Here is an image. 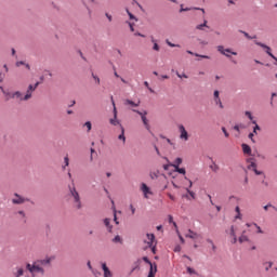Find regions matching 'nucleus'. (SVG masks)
Returning <instances> with one entry per match:
<instances>
[{"label": "nucleus", "mask_w": 277, "mask_h": 277, "mask_svg": "<svg viewBox=\"0 0 277 277\" xmlns=\"http://www.w3.org/2000/svg\"><path fill=\"white\" fill-rule=\"evenodd\" d=\"M134 114H137L138 116H141V118H143V116H148V111L144 110V111H140L137 109H133Z\"/></svg>", "instance_id": "29"}, {"label": "nucleus", "mask_w": 277, "mask_h": 277, "mask_svg": "<svg viewBox=\"0 0 277 277\" xmlns=\"http://www.w3.org/2000/svg\"><path fill=\"white\" fill-rule=\"evenodd\" d=\"M254 44H256V47H261V49L265 50V53H267V55L269 57H274V53H272V48L261 41H254Z\"/></svg>", "instance_id": "6"}, {"label": "nucleus", "mask_w": 277, "mask_h": 277, "mask_svg": "<svg viewBox=\"0 0 277 277\" xmlns=\"http://www.w3.org/2000/svg\"><path fill=\"white\" fill-rule=\"evenodd\" d=\"M121 133L118 135V140H122L123 144L127 142V136H124V127L120 124Z\"/></svg>", "instance_id": "18"}, {"label": "nucleus", "mask_w": 277, "mask_h": 277, "mask_svg": "<svg viewBox=\"0 0 277 277\" xmlns=\"http://www.w3.org/2000/svg\"><path fill=\"white\" fill-rule=\"evenodd\" d=\"M69 187V194L74 198V202L76 205V209H82L83 205L81 203V196H79V192H77V188L75 186H68Z\"/></svg>", "instance_id": "1"}, {"label": "nucleus", "mask_w": 277, "mask_h": 277, "mask_svg": "<svg viewBox=\"0 0 277 277\" xmlns=\"http://www.w3.org/2000/svg\"><path fill=\"white\" fill-rule=\"evenodd\" d=\"M64 163L65 166H63V170H66V167L70 166V159L68 158V156L64 158Z\"/></svg>", "instance_id": "30"}, {"label": "nucleus", "mask_w": 277, "mask_h": 277, "mask_svg": "<svg viewBox=\"0 0 277 277\" xmlns=\"http://www.w3.org/2000/svg\"><path fill=\"white\" fill-rule=\"evenodd\" d=\"M151 42H154V47H153V50L154 51H159V43H157V41H155V38L151 37Z\"/></svg>", "instance_id": "33"}, {"label": "nucleus", "mask_w": 277, "mask_h": 277, "mask_svg": "<svg viewBox=\"0 0 277 277\" xmlns=\"http://www.w3.org/2000/svg\"><path fill=\"white\" fill-rule=\"evenodd\" d=\"M214 102L220 100V91L215 90L213 93Z\"/></svg>", "instance_id": "47"}, {"label": "nucleus", "mask_w": 277, "mask_h": 277, "mask_svg": "<svg viewBox=\"0 0 277 277\" xmlns=\"http://www.w3.org/2000/svg\"><path fill=\"white\" fill-rule=\"evenodd\" d=\"M113 243H122V237L120 235H117L113 238Z\"/></svg>", "instance_id": "28"}, {"label": "nucleus", "mask_w": 277, "mask_h": 277, "mask_svg": "<svg viewBox=\"0 0 277 277\" xmlns=\"http://www.w3.org/2000/svg\"><path fill=\"white\" fill-rule=\"evenodd\" d=\"M141 120H142V122H143L145 129H146L147 131H150V124L148 123V118H146V116H143V118H141Z\"/></svg>", "instance_id": "19"}, {"label": "nucleus", "mask_w": 277, "mask_h": 277, "mask_svg": "<svg viewBox=\"0 0 277 277\" xmlns=\"http://www.w3.org/2000/svg\"><path fill=\"white\" fill-rule=\"evenodd\" d=\"M25 274V269L18 268L17 272L15 273V277H21Z\"/></svg>", "instance_id": "38"}, {"label": "nucleus", "mask_w": 277, "mask_h": 277, "mask_svg": "<svg viewBox=\"0 0 277 277\" xmlns=\"http://www.w3.org/2000/svg\"><path fill=\"white\" fill-rule=\"evenodd\" d=\"M129 18L130 21H137V17L135 15H133V13H129Z\"/></svg>", "instance_id": "62"}, {"label": "nucleus", "mask_w": 277, "mask_h": 277, "mask_svg": "<svg viewBox=\"0 0 277 277\" xmlns=\"http://www.w3.org/2000/svg\"><path fill=\"white\" fill-rule=\"evenodd\" d=\"M177 129H179V132H180V140H184V142H187L189 140V133L185 129V126L179 124Z\"/></svg>", "instance_id": "5"}, {"label": "nucleus", "mask_w": 277, "mask_h": 277, "mask_svg": "<svg viewBox=\"0 0 277 277\" xmlns=\"http://www.w3.org/2000/svg\"><path fill=\"white\" fill-rule=\"evenodd\" d=\"M104 225L106 226L108 233L114 232V225H111V219L109 217L104 219Z\"/></svg>", "instance_id": "10"}, {"label": "nucleus", "mask_w": 277, "mask_h": 277, "mask_svg": "<svg viewBox=\"0 0 277 277\" xmlns=\"http://www.w3.org/2000/svg\"><path fill=\"white\" fill-rule=\"evenodd\" d=\"M215 105H219L221 109H224V104H222V100L214 101Z\"/></svg>", "instance_id": "48"}, {"label": "nucleus", "mask_w": 277, "mask_h": 277, "mask_svg": "<svg viewBox=\"0 0 277 277\" xmlns=\"http://www.w3.org/2000/svg\"><path fill=\"white\" fill-rule=\"evenodd\" d=\"M162 168L166 171L170 170V168H172V162H169L168 164H163Z\"/></svg>", "instance_id": "55"}, {"label": "nucleus", "mask_w": 277, "mask_h": 277, "mask_svg": "<svg viewBox=\"0 0 277 277\" xmlns=\"http://www.w3.org/2000/svg\"><path fill=\"white\" fill-rule=\"evenodd\" d=\"M207 19L203 21L202 24H199L196 26V29H198L199 31H205V27L206 29H210L209 25H207Z\"/></svg>", "instance_id": "13"}, {"label": "nucleus", "mask_w": 277, "mask_h": 277, "mask_svg": "<svg viewBox=\"0 0 277 277\" xmlns=\"http://www.w3.org/2000/svg\"><path fill=\"white\" fill-rule=\"evenodd\" d=\"M230 237H237V235L235 234V225L230 226V233H229Z\"/></svg>", "instance_id": "49"}, {"label": "nucleus", "mask_w": 277, "mask_h": 277, "mask_svg": "<svg viewBox=\"0 0 277 277\" xmlns=\"http://www.w3.org/2000/svg\"><path fill=\"white\" fill-rule=\"evenodd\" d=\"M4 96H6V101H10L12 98V93L3 91Z\"/></svg>", "instance_id": "57"}, {"label": "nucleus", "mask_w": 277, "mask_h": 277, "mask_svg": "<svg viewBox=\"0 0 277 277\" xmlns=\"http://www.w3.org/2000/svg\"><path fill=\"white\" fill-rule=\"evenodd\" d=\"M26 269L30 274H36V272H37L38 274H41L42 276H44V268H42L40 265H37L36 262L32 265L30 263H27Z\"/></svg>", "instance_id": "2"}, {"label": "nucleus", "mask_w": 277, "mask_h": 277, "mask_svg": "<svg viewBox=\"0 0 277 277\" xmlns=\"http://www.w3.org/2000/svg\"><path fill=\"white\" fill-rule=\"evenodd\" d=\"M31 98V91L27 90L25 96L21 98V101H29Z\"/></svg>", "instance_id": "27"}, {"label": "nucleus", "mask_w": 277, "mask_h": 277, "mask_svg": "<svg viewBox=\"0 0 277 277\" xmlns=\"http://www.w3.org/2000/svg\"><path fill=\"white\" fill-rule=\"evenodd\" d=\"M254 157H259L260 159H265V156L261 155L259 151H255Z\"/></svg>", "instance_id": "64"}, {"label": "nucleus", "mask_w": 277, "mask_h": 277, "mask_svg": "<svg viewBox=\"0 0 277 277\" xmlns=\"http://www.w3.org/2000/svg\"><path fill=\"white\" fill-rule=\"evenodd\" d=\"M173 252H181V245H176L173 249Z\"/></svg>", "instance_id": "63"}, {"label": "nucleus", "mask_w": 277, "mask_h": 277, "mask_svg": "<svg viewBox=\"0 0 277 277\" xmlns=\"http://www.w3.org/2000/svg\"><path fill=\"white\" fill-rule=\"evenodd\" d=\"M147 239H149L151 242H155V234H147Z\"/></svg>", "instance_id": "54"}, {"label": "nucleus", "mask_w": 277, "mask_h": 277, "mask_svg": "<svg viewBox=\"0 0 277 277\" xmlns=\"http://www.w3.org/2000/svg\"><path fill=\"white\" fill-rule=\"evenodd\" d=\"M169 224H173V226H174L175 228H177L176 222H174V217H172V215H170V214H169Z\"/></svg>", "instance_id": "45"}, {"label": "nucleus", "mask_w": 277, "mask_h": 277, "mask_svg": "<svg viewBox=\"0 0 277 277\" xmlns=\"http://www.w3.org/2000/svg\"><path fill=\"white\" fill-rule=\"evenodd\" d=\"M208 159L211 161L212 164L209 166L210 170H212V172H219L220 171V166H217L214 161H213V157L208 156Z\"/></svg>", "instance_id": "11"}, {"label": "nucleus", "mask_w": 277, "mask_h": 277, "mask_svg": "<svg viewBox=\"0 0 277 277\" xmlns=\"http://www.w3.org/2000/svg\"><path fill=\"white\" fill-rule=\"evenodd\" d=\"M102 269L104 272V277H111V271L109 269V267L107 266V263H102Z\"/></svg>", "instance_id": "12"}, {"label": "nucleus", "mask_w": 277, "mask_h": 277, "mask_svg": "<svg viewBox=\"0 0 277 277\" xmlns=\"http://www.w3.org/2000/svg\"><path fill=\"white\" fill-rule=\"evenodd\" d=\"M195 57H201V60H211V56L198 53H195Z\"/></svg>", "instance_id": "31"}, {"label": "nucleus", "mask_w": 277, "mask_h": 277, "mask_svg": "<svg viewBox=\"0 0 277 277\" xmlns=\"http://www.w3.org/2000/svg\"><path fill=\"white\" fill-rule=\"evenodd\" d=\"M176 75H177V77H179V79H188V76L186 75V74H179V71L176 72Z\"/></svg>", "instance_id": "58"}, {"label": "nucleus", "mask_w": 277, "mask_h": 277, "mask_svg": "<svg viewBox=\"0 0 277 277\" xmlns=\"http://www.w3.org/2000/svg\"><path fill=\"white\" fill-rule=\"evenodd\" d=\"M189 234H186L185 237L188 239H196V237H198V234L195 233L194 230L189 229L188 230Z\"/></svg>", "instance_id": "22"}, {"label": "nucleus", "mask_w": 277, "mask_h": 277, "mask_svg": "<svg viewBox=\"0 0 277 277\" xmlns=\"http://www.w3.org/2000/svg\"><path fill=\"white\" fill-rule=\"evenodd\" d=\"M248 163H250L249 166H248V170H255L256 169V162H254V158H249L248 160Z\"/></svg>", "instance_id": "14"}, {"label": "nucleus", "mask_w": 277, "mask_h": 277, "mask_svg": "<svg viewBox=\"0 0 277 277\" xmlns=\"http://www.w3.org/2000/svg\"><path fill=\"white\" fill-rule=\"evenodd\" d=\"M91 272H92L93 276H95V277H101L102 276V273L96 268H93Z\"/></svg>", "instance_id": "39"}, {"label": "nucleus", "mask_w": 277, "mask_h": 277, "mask_svg": "<svg viewBox=\"0 0 277 277\" xmlns=\"http://www.w3.org/2000/svg\"><path fill=\"white\" fill-rule=\"evenodd\" d=\"M239 34H243L245 38H247V40H256V35L254 36H250V34L246 32V30H238Z\"/></svg>", "instance_id": "16"}, {"label": "nucleus", "mask_w": 277, "mask_h": 277, "mask_svg": "<svg viewBox=\"0 0 277 277\" xmlns=\"http://www.w3.org/2000/svg\"><path fill=\"white\" fill-rule=\"evenodd\" d=\"M254 132L249 133L248 137L251 140L252 144H256V141L254 140Z\"/></svg>", "instance_id": "43"}, {"label": "nucleus", "mask_w": 277, "mask_h": 277, "mask_svg": "<svg viewBox=\"0 0 277 277\" xmlns=\"http://www.w3.org/2000/svg\"><path fill=\"white\" fill-rule=\"evenodd\" d=\"M187 194H189L190 198H193V200H196V193H194V190L186 188Z\"/></svg>", "instance_id": "34"}, {"label": "nucleus", "mask_w": 277, "mask_h": 277, "mask_svg": "<svg viewBox=\"0 0 277 277\" xmlns=\"http://www.w3.org/2000/svg\"><path fill=\"white\" fill-rule=\"evenodd\" d=\"M245 116H247V118H249V120H251V122H252V120H254V116H252V113L250 110H247L245 113Z\"/></svg>", "instance_id": "40"}, {"label": "nucleus", "mask_w": 277, "mask_h": 277, "mask_svg": "<svg viewBox=\"0 0 277 277\" xmlns=\"http://www.w3.org/2000/svg\"><path fill=\"white\" fill-rule=\"evenodd\" d=\"M181 163H183V158L177 157L171 166L172 168H180Z\"/></svg>", "instance_id": "20"}, {"label": "nucleus", "mask_w": 277, "mask_h": 277, "mask_svg": "<svg viewBox=\"0 0 277 277\" xmlns=\"http://www.w3.org/2000/svg\"><path fill=\"white\" fill-rule=\"evenodd\" d=\"M141 190L143 192L145 198H148V194L149 196H153V193L150 192V187H148L146 183L141 184Z\"/></svg>", "instance_id": "9"}, {"label": "nucleus", "mask_w": 277, "mask_h": 277, "mask_svg": "<svg viewBox=\"0 0 277 277\" xmlns=\"http://www.w3.org/2000/svg\"><path fill=\"white\" fill-rule=\"evenodd\" d=\"M166 43L168 44V47H171V49H174L175 47L181 48L180 44L172 43V42H170V40H168V39L166 40Z\"/></svg>", "instance_id": "36"}, {"label": "nucleus", "mask_w": 277, "mask_h": 277, "mask_svg": "<svg viewBox=\"0 0 277 277\" xmlns=\"http://www.w3.org/2000/svg\"><path fill=\"white\" fill-rule=\"evenodd\" d=\"M91 77H93L95 83H97V85H101V78H98V76L94 75V72L91 74Z\"/></svg>", "instance_id": "35"}, {"label": "nucleus", "mask_w": 277, "mask_h": 277, "mask_svg": "<svg viewBox=\"0 0 277 277\" xmlns=\"http://www.w3.org/2000/svg\"><path fill=\"white\" fill-rule=\"evenodd\" d=\"M116 213H117L116 209H114V222L118 226V224H120V222L118 221V215Z\"/></svg>", "instance_id": "44"}, {"label": "nucleus", "mask_w": 277, "mask_h": 277, "mask_svg": "<svg viewBox=\"0 0 277 277\" xmlns=\"http://www.w3.org/2000/svg\"><path fill=\"white\" fill-rule=\"evenodd\" d=\"M14 196L17 199H12L13 205H23V202H29V199H25L23 198L21 195H18L17 193L14 194Z\"/></svg>", "instance_id": "8"}, {"label": "nucleus", "mask_w": 277, "mask_h": 277, "mask_svg": "<svg viewBox=\"0 0 277 277\" xmlns=\"http://www.w3.org/2000/svg\"><path fill=\"white\" fill-rule=\"evenodd\" d=\"M126 105H131V107H140V103H135L133 100H127Z\"/></svg>", "instance_id": "25"}, {"label": "nucleus", "mask_w": 277, "mask_h": 277, "mask_svg": "<svg viewBox=\"0 0 277 277\" xmlns=\"http://www.w3.org/2000/svg\"><path fill=\"white\" fill-rule=\"evenodd\" d=\"M25 61H17L16 63H15V66H17V68L19 67V66H25Z\"/></svg>", "instance_id": "60"}, {"label": "nucleus", "mask_w": 277, "mask_h": 277, "mask_svg": "<svg viewBox=\"0 0 277 277\" xmlns=\"http://www.w3.org/2000/svg\"><path fill=\"white\" fill-rule=\"evenodd\" d=\"M150 179H153V180L159 179V171L150 173Z\"/></svg>", "instance_id": "51"}, {"label": "nucleus", "mask_w": 277, "mask_h": 277, "mask_svg": "<svg viewBox=\"0 0 277 277\" xmlns=\"http://www.w3.org/2000/svg\"><path fill=\"white\" fill-rule=\"evenodd\" d=\"M111 104L114 106V109H113L114 118H111L109 122L110 124H113V127H118V124L120 127V124L122 123H120V120H118V109L116 108V102H114V96H111Z\"/></svg>", "instance_id": "3"}, {"label": "nucleus", "mask_w": 277, "mask_h": 277, "mask_svg": "<svg viewBox=\"0 0 277 277\" xmlns=\"http://www.w3.org/2000/svg\"><path fill=\"white\" fill-rule=\"evenodd\" d=\"M148 274L157 275V263L154 262L151 265H149Z\"/></svg>", "instance_id": "21"}, {"label": "nucleus", "mask_w": 277, "mask_h": 277, "mask_svg": "<svg viewBox=\"0 0 277 277\" xmlns=\"http://www.w3.org/2000/svg\"><path fill=\"white\" fill-rule=\"evenodd\" d=\"M142 259H143L144 263H146L147 265H153V263H151L150 259H148V256H143Z\"/></svg>", "instance_id": "46"}, {"label": "nucleus", "mask_w": 277, "mask_h": 277, "mask_svg": "<svg viewBox=\"0 0 277 277\" xmlns=\"http://www.w3.org/2000/svg\"><path fill=\"white\" fill-rule=\"evenodd\" d=\"M251 122H252V124H254L252 133L255 135H259V132H256V131H261V126H259V123H256V120H252Z\"/></svg>", "instance_id": "17"}, {"label": "nucleus", "mask_w": 277, "mask_h": 277, "mask_svg": "<svg viewBox=\"0 0 277 277\" xmlns=\"http://www.w3.org/2000/svg\"><path fill=\"white\" fill-rule=\"evenodd\" d=\"M173 172H177V174H183V176H185V174H187V170H185V168H181V167H174Z\"/></svg>", "instance_id": "15"}, {"label": "nucleus", "mask_w": 277, "mask_h": 277, "mask_svg": "<svg viewBox=\"0 0 277 277\" xmlns=\"http://www.w3.org/2000/svg\"><path fill=\"white\" fill-rule=\"evenodd\" d=\"M217 51L221 55H225V57L229 58L233 57L230 55H237V52L233 51L230 48L224 49V45H217Z\"/></svg>", "instance_id": "4"}, {"label": "nucleus", "mask_w": 277, "mask_h": 277, "mask_svg": "<svg viewBox=\"0 0 277 277\" xmlns=\"http://www.w3.org/2000/svg\"><path fill=\"white\" fill-rule=\"evenodd\" d=\"M11 98H19V101H21L22 98H24L23 93H21V91H16V92L12 93Z\"/></svg>", "instance_id": "23"}, {"label": "nucleus", "mask_w": 277, "mask_h": 277, "mask_svg": "<svg viewBox=\"0 0 277 277\" xmlns=\"http://www.w3.org/2000/svg\"><path fill=\"white\" fill-rule=\"evenodd\" d=\"M38 263H40V265H51V258L39 260Z\"/></svg>", "instance_id": "24"}, {"label": "nucleus", "mask_w": 277, "mask_h": 277, "mask_svg": "<svg viewBox=\"0 0 277 277\" xmlns=\"http://www.w3.org/2000/svg\"><path fill=\"white\" fill-rule=\"evenodd\" d=\"M238 241H239V243H243L245 241H249L248 236L241 235V236L238 238Z\"/></svg>", "instance_id": "32"}, {"label": "nucleus", "mask_w": 277, "mask_h": 277, "mask_svg": "<svg viewBox=\"0 0 277 277\" xmlns=\"http://www.w3.org/2000/svg\"><path fill=\"white\" fill-rule=\"evenodd\" d=\"M241 148H242L243 155H248L249 157H254V154H252V147H250V145L242 143Z\"/></svg>", "instance_id": "7"}, {"label": "nucleus", "mask_w": 277, "mask_h": 277, "mask_svg": "<svg viewBox=\"0 0 277 277\" xmlns=\"http://www.w3.org/2000/svg\"><path fill=\"white\" fill-rule=\"evenodd\" d=\"M192 8H183V4H181L180 12H189Z\"/></svg>", "instance_id": "59"}, {"label": "nucleus", "mask_w": 277, "mask_h": 277, "mask_svg": "<svg viewBox=\"0 0 277 277\" xmlns=\"http://www.w3.org/2000/svg\"><path fill=\"white\" fill-rule=\"evenodd\" d=\"M186 272H187V274H190V275L195 274V276H198V272H196V269L192 268V266H187Z\"/></svg>", "instance_id": "26"}, {"label": "nucleus", "mask_w": 277, "mask_h": 277, "mask_svg": "<svg viewBox=\"0 0 277 277\" xmlns=\"http://www.w3.org/2000/svg\"><path fill=\"white\" fill-rule=\"evenodd\" d=\"M221 130L223 131L225 137H230V134L228 133L225 127H222Z\"/></svg>", "instance_id": "52"}, {"label": "nucleus", "mask_w": 277, "mask_h": 277, "mask_svg": "<svg viewBox=\"0 0 277 277\" xmlns=\"http://www.w3.org/2000/svg\"><path fill=\"white\" fill-rule=\"evenodd\" d=\"M267 267H265V272H269L272 269V266L274 265V262H266Z\"/></svg>", "instance_id": "53"}, {"label": "nucleus", "mask_w": 277, "mask_h": 277, "mask_svg": "<svg viewBox=\"0 0 277 277\" xmlns=\"http://www.w3.org/2000/svg\"><path fill=\"white\" fill-rule=\"evenodd\" d=\"M84 127H87L88 133H90V131H92V122H91V121H87V122L84 123Z\"/></svg>", "instance_id": "41"}, {"label": "nucleus", "mask_w": 277, "mask_h": 277, "mask_svg": "<svg viewBox=\"0 0 277 277\" xmlns=\"http://www.w3.org/2000/svg\"><path fill=\"white\" fill-rule=\"evenodd\" d=\"M90 151H91V156H90V160L91 161H94V153H96V149H94V148H90Z\"/></svg>", "instance_id": "50"}, {"label": "nucleus", "mask_w": 277, "mask_h": 277, "mask_svg": "<svg viewBox=\"0 0 277 277\" xmlns=\"http://www.w3.org/2000/svg\"><path fill=\"white\" fill-rule=\"evenodd\" d=\"M253 172L256 176H261V174H263V171H259L256 168L253 169Z\"/></svg>", "instance_id": "61"}, {"label": "nucleus", "mask_w": 277, "mask_h": 277, "mask_svg": "<svg viewBox=\"0 0 277 277\" xmlns=\"http://www.w3.org/2000/svg\"><path fill=\"white\" fill-rule=\"evenodd\" d=\"M177 235H179V239L181 241V243H185V238H183V236L181 235V233L179 232V229L176 230Z\"/></svg>", "instance_id": "56"}, {"label": "nucleus", "mask_w": 277, "mask_h": 277, "mask_svg": "<svg viewBox=\"0 0 277 277\" xmlns=\"http://www.w3.org/2000/svg\"><path fill=\"white\" fill-rule=\"evenodd\" d=\"M240 129H246V126H243V124H236V126H234V131H237L238 133H240Z\"/></svg>", "instance_id": "37"}, {"label": "nucleus", "mask_w": 277, "mask_h": 277, "mask_svg": "<svg viewBox=\"0 0 277 277\" xmlns=\"http://www.w3.org/2000/svg\"><path fill=\"white\" fill-rule=\"evenodd\" d=\"M127 23V25H129V27H130V31H135V24L134 23H131V22H129V21H127L126 22Z\"/></svg>", "instance_id": "42"}]
</instances>
